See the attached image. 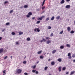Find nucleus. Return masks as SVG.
<instances>
[{"label": "nucleus", "instance_id": "54", "mask_svg": "<svg viewBox=\"0 0 75 75\" xmlns=\"http://www.w3.org/2000/svg\"><path fill=\"white\" fill-rule=\"evenodd\" d=\"M41 42H43V40H42L40 41Z\"/></svg>", "mask_w": 75, "mask_h": 75}, {"label": "nucleus", "instance_id": "42", "mask_svg": "<svg viewBox=\"0 0 75 75\" xmlns=\"http://www.w3.org/2000/svg\"><path fill=\"white\" fill-rule=\"evenodd\" d=\"M19 43H18V42H16V45H18V44Z\"/></svg>", "mask_w": 75, "mask_h": 75}, {"label": "nucleus", "instance_id": "62", "mask_svg": "<svg viewBox=\"0 0 75 75\" xmlns=\"http://www.w3.org/2000/svg\"><path fill=\"white\" fill-rule=\"evenodd\" d=\"M25 58H26V56H25L24 58V59H25Z\"/></svg>", "mask_w": 75, "mask_h": 75}, {"label": "nucleus", "instance_id": "40", "mask_svg": "<svg viewBox=\"0 0 75 75\" xmlns=\"http://www.w3.org/2000/svg\"><path fill=\"white\" fill-rule=\"evenodd\" d=\"M42 19V18H45V16H42V17H41Z\"/></svg>", "mask_w": 75, "mask_h": 75}, {"label": "nucleus", "instance_id": "18", "mask_svg": "<svg viewBox=\"0 0 75 75\" xmlns=\"http://www.w3.org/2000/svg\"><path fill=\"white\" fill-rule=\"evenodd\" d=\"M41 52H42V50L39 51L38 52V54H41Z\"/></svg>", "mask_w": 75, "mask_h": 75}, {"label": "nucleus", "instance_id": "38", "mask_svg": "<svg viewBox=\"0 0 75 75\" xmlns=\"http://www.w3.org/2000/svg\"><path fill=\"white\" fill-rule=\"evenodd\" d=\"M63 32H64V31L63 30H62V31H61L60 32V34H62V33H63Z\"/></svg>", "mask_w": 75, "mask_h": 75}, {"label": "nucleus", "instance_id": "45", "mask_svg": "<svg viewBox=\"0 0 75 75\" xmlns=\"http://www.w3.org/2000/svg\"><path fill=\"white\" fill-rule=\"evenodd\" d=\"M35 67H36V65H35V66H34L33 67V69H34V68H35Z\"/></svg>", "mask_w": 75, "mask_h": 75}, {"label": "nucleus", "instance_id": "6", "mask_svg": "<svg viewBox=\"0 0 75 75\" xmlns=\"http://www.w3.org/2000/svg\"><path fill=\"white\" fill-rule=\"evenodd\" d=\"M70 7H71V6H70L69 5H67L65 6L66 8H69Z\"/></svg>", "mask_w": 75, "mask_h": 75}, {"label": "nucleus", "instance_id": "27", "mask_svg": "<svg viewBox=\"0 0 75 75\" xmlns=\"http://www.w3.org/2000/svg\"><path fill=\"white\" fill-rule=\"evenodd\" d=\"M70 33H71V34H73L74 33V30H71L70 32Z\"/></svg>", "mask_w": 75, "mask_h": 75}, {"label": "nucleus", "instance_id": "33", "mask_svg": "<svg viewBox=\"0 0 75 75\" xmlns=\"http://www.w3.org/2000/svg\"><path fill=\"white\" fill-rule=\"evenodd\" d=\"M53 35H54L53 33H51L50 34V37H52V36H53Z\"/></svg>", "mask_w": 75, "mask_h": 75}, {"label": "nucleus", "instance_id": "10", "mask_svg": "<svg viewBox=\"0 0 75 75\" xmlns=\"http://www.w3.org/2000/svg\"><path fill=\"white\" fill-rule=\"evenodd\" d=\"M67 30L68 31H71V28L69 27H68L67 28Z\"/></svg>", "mask_w": 75, "mask_h": 75}, {"label": "nucleus", "instance_id": "9", "mask_svg": "<svg viewBox=\"0 0 75 75\" xmlns=\"http://www.w3.org/2000/svg\"><path fill=\"white\" fill-rule=\"evenodd\" d=\"M38 20H42V18H41V17H40L38 18Z\"/></svg>", "mask_w": 75, "mask_h": 75}, {"label": "nucleus", "instance_id": "1", "mask_svg": "<svg viewBox=\"0 0 75 75\" xmlns=\"http://www.w3.org/2000/svg\"><path fill=\"white\" fill-rule=\"evenodd\" d=\"M21 72H22V70L20 69H18L16 71V74L17 75V74H21Z\"/></svg>", "mask_w": 75, "mask_h": 75}, {"label": "nucleus", "instance_id": "46", "mask_svg": "<svg viewBox=\"0 0 75 75\" xmlns=\"http://www.w3.org/2000/svg\"><path fill=\"white\" fill-rule=\"evenodd\" d=\"M49 37H46V40H48V39H49Z\"/></svg>", "mask_w": 75, "mask_h": 75}, {"label": "nucleus", "instance_id": "31", "mask_svg": "<svg viewBox=\"0 0 75 75\" xmlns=\"http://www.w3.org/2000/svg\"><path fill=\"white\" fill-rule=\"evenodd\" d=\"M9 24H10V23L8 22V23H6V25H9Z\"/></svg>", "mask_w": 75, "mask_h": 75}, {"label": "nucleus", "instance_id": "57", "mask_svg": "<svg viewBox=\"0 0 75 75\" xmlns=\"http://www.w3.org/2000/svg\"><path fill=\"white\" fill-rule=\"evenodd\" d=\"M38 63H39V61H38V62H37L36 64H38Z\"/></svg>", "mask_w": 75, "mask_h": 75}, {"label": "nucleus", "instance_id": "28", "mask_svg": "<svg viewBox=\"0 0 75 75\" xmlns=\"http://www.w3.org/2000/svg\"><path fill=\"white\" fill-rule=\"evenodd\" d=\"M27 41H30V38H28L27 39Z\"/></svg>", "mask_w": 75, "mask_h": 75}, {"label": "nucleus", "instance_id": "16", "mask_svg": "<svg viewBox=\"0 0 75 75\" xmlns=\"http://www.w3.org/2000/svg\"><path fill=\"white\" fill-rule=\"evenodd\" d=\"M61 17L59 16H57L56 17V19L57 20H59V18H60Z\"/></svg>", "mask_w": 75, "mask_h": 75}, {"label": "nucleus", "instance_id": "20", "mask_svg": "<svg viewBox=\"0 0 75 75\" xmlns=\"http://www.w3.org/2000/svg\"><path fill=\"white\" fill-rule=\"evenodd\" d=\"M66 46L67 47H71V46H70V45L69 44H67L66 45Z\"/></svg>", "mask_w": 75, "mask_h": 75}, {"label": "nucleus", "instance_id": "44", "mask_svg": "<svg viewBox=\"0 0 75 75\" xmlns=\"http://www.w3.org/2000/svg\"><path fill=\"white\" fill-rule=\"evenodd\" d=\"M7 58V56H6L4 57V59H6V58Z\"/></svg>", "mask_w": 75, "mask_h": 75}, {"label": "nucleus", "instance_id": "36", "mask_svg": "<svg viewBox=\"0 0 75 75\" xmlns=\"http://www.w3.org/2000/svg\"><path fill=\"white\" fill-rule=\"evenodd\" d=\"M45 8V6H44L42 8V10H44V8Z\"/></svg>", "mask_w": 75, "mask_h": 75}, {"label": "nucleus", "instance_id": "26", "mask_svg": "<svg viewBox=\"0 0 75 75\" xmlns=\"http://www.w3.org/2000/svg\"><path fill=\"white\" fill-rule=\"evenodd\" d=\"M24 8H27L28 7V5H25L24 6Z\"/></svg>", "mask_w": 75, "mask_h": 75}, {"label": "nucleus", "instance_id": "22", "mask_svg": "<svg viewBox=\"0 0 75 75\" xmlns=\"http://www.w3.org/2000/svg\"><path fill=\"white\" fill-rule=\"evenodd\" d=\"M12 35H16V33H14V32H12L11 33Z\"/></svg>", "mask_w": 75, "mask_h": 75}, {"label": "nucleus", "instance_id": "59", "mask_svg": "<svg viewBox=\"0 0 75 75\" xmlns=\"http://www.w3.org/2000/svg\"><path fill=\"white\" fill-rule=\"evenodd\" d=\"M12 58H13V56H11V59H12Z\"/></svg>", "mask_w": 75, "mask_h": 75}, {"label": "nucleus", "instance_id": "12", "mask_svg": "<svg viewBox=\"0 0 75 75\" xmlns=\"http://www.w3.org/2000/svg\"><path fill=\"white\" fill-rule=\"evenodd\" d=\"M74 73H75V71H71V74H70V75H73V74H74Z\"/></svg>", "mask_w": 75, "mask_h": 75}, {"label": "nucleus", "instance_id": "21", "mask_svg": "<svg viewBox=\"0 0 75 75\" xmlns=\"http://www.w3.org/2000/svg\"><path fill=\"white\" fill-rule=\"evenodd\" d=\"M45 0H43V2L42 5V6H44V4H45Z\"/></svg>", "mask_w": 75, "mask_h": 75}, {"label": "nucleus", "instance_id": "29", "mask_svg": "<svg viewBox=\"0 0 75 75\" xmlns=\"http://www.w3.org/2000/svg\"><path fill=\"white\" fill-rule=\"evenodd\" d=\"M54 16H52L51 19V20H54Z\"/></svg>", "mask_w": 75, "mask_h": 75}, {"label": "nucleus", "instance_id": "47", "mask_svg": "<svg viewBox=\"0 0 75 75\" xmlns=\"http://www.w3.org/2000/svg\"><path fill=\"white\" fill-rule=\"evenodd\" d=\"M6 73V70H4L3 71V74H5Z\"/></svg>", "mask_w": 75, "mask_h": 75}, {"label": "nucleus", "instance_id": "41", "mask_svg": "<svg viewBox=\"0 0 75 75\" xmlns=\"http://www.w3.org/2000/svg\"><path fill=\"white\" fill-rule=\"evenodd\" d=\"M75 57V54H73L72 56V57H73V58H74V57Z\"/></svg>", "mask_w": 75, "mask_h": 75}, {"label": "nucleus", "instance_id": "37", "mask_svg": "<svg viewBox=\"0 0 75 75\" xmlns=\"http://www.w3.org/2000/svg\"><path fill=\"white\" fill-rule=\"evenodd\" d=\"M5 30H6V29H5V28L3 29H2V32H3L4 31H5Z\"/></svg>", "mask_w": 75, "mask_h": 75}, {"label": "nucleus", "instance_id": "13", "mask_svg": "<svg viewBox=\"0 0 75 75\" xmlns=\"http://www.w3.org/2000/svg\"><path fill=\"white\" fill-rule=\"evenodd\" d=\"M65 2V1L64 0H62L61 3V4H63V3H64Z\"/></svg>", "mask_w": 75, "mask_h": 75}, {"label": "nucleus", "instance_id": "5", "mask_svg": "<svg viewBox=\"0 0 75 75\" xmlns=\"http://www.w3.org/2000/svg\"><path fill=\"white\" fill-rule=\"evenodd\" d=\"M51 40H48L46 42V43L47 44H50V43H51Z\"/></svg>", "mask_w": 75, "mask_h": 75}, {"label": "nucleus", "instance_id": "17", "mask_svg": "<svg viewBox=\"0 0 75 75\" xmlns=\"http://www.w3.org/2000/svg\"><path fill=\"white\" fill-rule=\"evenodd\" d=\"M51 64L52 65H54L55 64V63L54 62H51Z\"/></svg>", "mask_w": 75, "mask_h": 75}, {"label": "nucleus", "instance_id": "52", "mask_svg": "<svg viewBox=\"0 0 75 75\" xmlns=\"http://www.w3.org/2000/svg\"><path fill=\"white\" fill-rule=\"evenodd\" d=\"M35 17H33L32 18V20H34V19H35Z\"/></svg>", "mask_w": 75, "mask_h": 75}, {"label": "nucleus", "instance_id": "39", "mask_svg": "<svg viewBox=\"0 0 75 75\" xmlns=\"http://www.w3.org/2000/svg\"><path fill=\"white\" fill-rule=\"evenodd\" d=\"M48 29H51V27L50 26H49L48 27Z\"/></svg>", "mask_w": 75, "mask_h": 75}, {"label": "nucleus", "instance_id": "49", "mask_svg": "<svg viewBox=\"0 0 75 75\" xmlns=\"http://www.w3.org/2000/svg\"><path fill=\"white\" fill-rule=\"evenodd\" d=\"M24 75H28V74H27V73H24Z\"/></svg>", "mask_w": 75, "mask_h": 75}, {"label": "nucleus", "instance_id": "64", "mask_svg": "<svg viewBox=\"0 0 75 75\" xmlns=\"http://www.w3.org/2000/svg\"><path fill=\"white\" fill-rule=\"evenodd\" d=\"M49 75H51V74H50Z\"/></svg>", "mask_w": 75, "mask_h": 75}, {"label": "nucleus", "instance_id": "4", "mask_svg": "<svg viewBox=\"0 0 75 75\" xmlns=\"http://www.w3.org/2000/svg\"><path fill=\"white\" fill-rule=\"evenodd\" d=\"M34 31L35 32H37H37H39L40 31V29L39 28H35L34 29Z\"/></svg>", "mask_w": 75, "mask_h": 75}, {"label": "nucleus", "instance_id": "63", "mask_svg": "<svg viewBox=\"0 0 75 75\" xmlns=\"http://www.w3.org/2000/svg\"><path fill=\"white\" fill-rule=\"evenodd\" d=\"M6 75V74H3V75Z\"/></svg>", "mask_w": 75, "mask_h": 75}, {"label": "nucleus", "instance_id": "58", "mask_svg": "<svg viewBox=\"0 0 75 75\" xmlns=\"http://www.w3.org/2000/svg\"><path fill=\"white\" fill-rule=\"evenodd\" d=\"M51 61V59H49L48 60V61Z\"/></svg>", "mask_w": 75, "mask_h": 75}, {"label": "nucleus", "instance_id": "35", "mask_svg": "<svg viewBox=\"0 0 75 75\" xmlns=\"http://www.w3.org/2000/svg\"><path fill=\"white\" fill-rule=\"evenodd\" d=\"M40 59H42L43 58H44V57H43V56H40Z\"/></svg>", "mask_w": 75, "mask_h": 75}, {"label": "nucleus", "instance_id": "53", "mask_svg": "<svg viewBox=\"0 0 75 75\" xmlns=\"http://www.w3.org/2000/svg\"><path fill=\"white\" fill-rule=\"evenodd\" d=\"M69 74V72H66V75H67V74Z\"/></svg>", "mask_w": 75, "mask_h": 75}, {"label": "nucleus", "instance_id": "60", "mask_svg": "<svg viewBox=\"0 0 75 75\" xmlns=\"http://www.w3.org/2000/svg\"><path fill=\"white\" fill-rule=\"evenodd\" d=\"M73 62H75V59H74L73 60Z\"/></svg>", "mask_w": 75, "mask_h": 75}, {"label": "nucleus", "instance_id": "2", "mask_svg": "<svg viewBox=\"0 0 75 75\" xmlns=\"http://www.w3.org/2000/svg\"><path fill=\"white\" fill-rule=\"evenodd\" d=\"M28 15H26V17H30V16H31L33 14L32 13L30 12L28 13Z\"/></svg>", "mask_w": 75, "mask_h": 75}, {"label": "nucleus", "instance_id": "11", "mask_svg": "<svg viewBox=\"0 0 75 75\" xmlns=\"http://www.w3.org/2000/svg\"><path fill=\"white\" fill-rule=\"evenodd\" d=\"M58 61H59V62H61L62 61V59L61 58H59L57 59Z\"/></svg>", "mask_w": 75, "mask_h": 75}, {"label": "nucleus", "instance_id": "51", "mask_svg": "<svg viewBox=\"0 0 75 75\" xmlns=\"http://www.w3.org/2000/svg\"><path fill=\"white\" fill-rule=\"evenodd\" d=\"M36 71L35 70H32L33 72H35Z\"/></svg>", "mask_w": 75, "mask_h": 75}, {"label": "nucleus", "instance_id": "61", "mask_svg": "<svg viewBox=\"0 0 75 75\" xmlns=\"http://www.w3.org/2000/svg\"><path fill=\"white\" fill-rule=\"evenodd\" d=\"M23 7L22 6V7H21L20 8H23Z\"/></svg>", "mask_w": 75, "mask_h": 75}, {"label": "nucleus", "instance_id": "55", "mask_svg": "<svg viewBox=\"0 0 75 75\" xmlns=\"http://www.w3.org/2000/svg\"><path fill=\"white\" fill-rule=\"evenodd\" d=\"M71 0H66L68 2V1H69Z\"/></svg>", "mask_w": 75, "mask_h": 75}, {"label": "nucleus", "instance_id": "7", "mask_svg": "<svg viewBox=\"0 0 75 75\" xmlns=\"http://www.w3.org/2000/svg\"><path fill=\"white\" fill-rule=\"evenodd\" d=\"M4 50L3 48H1L0 49V53H1V52H2L4 51Z\"/></svg>", "mask_w": 75, "mask_h": 75}, {"label": "nucleus", "instance_id": "8", "mask_svg": "<svg viewBox=\"0 0 75 75\" xmlns=\"http://www.w3.org/2000/svg\"><path fill=\"white\" fill-rule=\"evenodd\" d=\"M58 70H59V72H61V67L60 66L59 67Z\"/></svg>", "mask_w": 75, "mask_h": 75}, {"label": "nucleus", "instance_id": "19", "mask_svg": "<svg viewBox=\"0 0 75 75\" xmlns=\"http://www.w3.org/2000/svg\"><path fill=\"white\" fill-rule=\"evenodd\" d=\"M23 34V33L22 32H19V35H22Z\"/></svg>", "mask_w": 75, "mask_h": 75}, {"label": "nucleus", "instance_id": "14", "mask_svg": "<svg viewBox=\"0 0 75 75\" xmlns=\"http://www.w3.org/2000/svg\"><path fill=\"white\" fill-rule=\"evenodd\" d=\"M64 46L63 45H62L60 47V49H64Z\"/></svg>", "mask_w": 75, "mask_h": 75}, {"label": "nucleus", "instance_id": "56", "mask_svg": "<svg viewBox=\"0 0 75 75\" xmlns=\"http://www.w3.org/2000/svg\"><path fill=\"white\" fill-rule=\"evenodd\" d=\"M2 39V37H0V40H1Z\"/></svg>", "mask_w": 75, "mask_h": 75}, {"label": "nucleus", "instance_id": "15", "mask_svg": "<svg viewBox=\"0 0 75 75\" xmlns=\"http://www.w3.org/2000/svg\"><path fill=\"white\" fill-rule=\"evenodd\" d=\"M56 52V50H54L52 52V53L53 54H54Z\"/></svg>", "mask_w": 75, "mask_h": 75}, {"label": "nucleus", "instance_id": "48", "mask_svg": "<svg viewBox=\"0 0 75 75\" xmlns=\"http://www.w3.org/2000/svg\"><path fill=\"white\" fill-rule=\"evenodd\" d=\"M8 3V1H6L4 2V4H6V3Z\"/></svg>", "mask_w": 75, "mask_h": 75}, {"label": "nucleus", "instance_id": "34", "mask_svg": "<svg viewBox=\"0 0 75 75\" xmlns=\"http://www.w3.org/2000/svg\"><path fill=\"white\" fill-rule=\"evenodd\" d=\"M42 40H43V41H44V42H45V41H47L46 40L44 39V38H43Z\"/></svg>", "mask_w": 75, "mask_h": 75}, {"label": "nucleus", "instance_id": "43", "mask_svg": "<svg viewBox=\"0 0 75 75\" xmlns=\"http://www.w3.org/2000/svg\"><path fill=\"white\" fill-rule=\"evenodd\" d=\"M13 11V10H11L10 11V13H12Z\"/></svg>", "mask_w": 75, "mask_h": 75}, {"label": "nucleus", "instance_id": "30", "mask_svg": "<svg viewBox=\"0 0 75 75\" xmlns=\"http://www.w3.org/2000/svg\"><path fill=\"white\" fill-rule=\"evenodd\" d=\"M41 22V21H37L36 24H39L40 22Z\"/></svg>", "mask_w": 75, "mask_h": 75}, {"label": "nucleus", "instance_id": "50", "mask_svg": "<svg viewBox=\"0 0 75 75\" xmlns=\"http://www.w3.org/2000/svg\"><path fill=\"white\" fill-rule=\"evenodd\" d=\"M35 73L36 74H38V71H36L35 72Z\"/></svg>", "mask_w": 75, "mask_h": 75}, {"label": "nucleus", "instance_id": "3", "mask_svg": "<svg viewBox=\"0 0 75 75\" xmlns=\"http://www.w3.org/2000/svg\"><path fill=\"white\" fill-rule=\"evenodd\" d=\"M71 53H68L67 56L69 57V59H72V56L71 55Z\"/></svg>", "mask_w": 75, "mask_h": 75}, {"label": "nucleus", "instance_id": "25", "mask_svg": "<svg viewBox=\"0 0 75 75\" xmlns=\"http://www.w3.org/2000/svg\"><path fill=\"white\" fill-rule=\"evenodd\" d=\"M47 69H48V67H45L44 69L45 71H47Z\"/></svg>", "mask_w": 75, "mask_h": 75}, {"label": "nucleus", "instance_id": "32", "mask_svg": "<svg viewBox=\"0 0 75 75\" xmlns=\"http://www.w3.org/2000/svg\"><path fill=\"white\" fill-rule=\"evenodd\" d=\"M23 63L24 64H25L27 63V62L26 61H24L23 62Z\"/></svg>", "mask_w": 75, "mask_h": 75}, {"label": "nucleus", "instance_id": "24", "mask_svg": "<svg viewBox=\"0 0 75 75\" xmlns=\"http://www.w3.org/2000/svg\"><path fill=\"white\" fill-rule=\"evenodd\" d=\"M46 21H48V20H50V18L49 17H48L47 18H46Z\"/></svg>", "mask_w": 75, "mask_h": 75}, {"label": "nucleus", "instance_id": "23", "mask_svg": "<svg viewBox=\"0 0 75 75\" xmlns=\"http://www.w3.org/2000/svg\"><path fill=\"white\" fill-rule=\"evenodd\" d=\"M65 69H66V67H63L62 69L63 71H64V70H65Z\"/></svg>", "mask_w": 75, "mask_h": 75}]
</instances>
